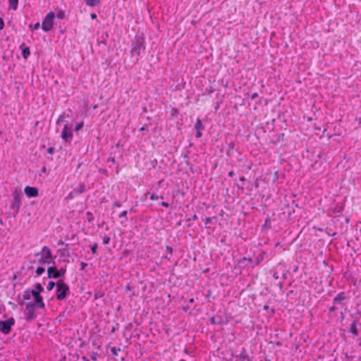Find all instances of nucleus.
<instances>
[{"label": "nucleus", "mask_w": 361, "mask_h": 361, "mask_svg": "<svg viewBox=\"0 0 361 361\" xmlns=\"http://www.w3.org/2000/svg\"><path fill=\"white\" fill-rule=\"evenodd\" d=\"M130 55L132 57L136 56L135 63L139 61V56L142 50H145V39L142 37L135 36L134 41L132 42Z\"/></svg>", "instance_id": "nucleus-1"}, {"label": "nucleus", "mask_w": 361, "mask_h": 361, "mask_svg": "<svg viewBox=\"0 0 361 361\" xmlns=\"http://www.w3.org/2000/svg\"><path fill=\"white\" fill-rule=\"evenodd\" d=\"M68 291V286L63 280H59L56 283V299L58 300H63Z\"/></svg>", "instance_id": "nucleus-2"}, {"label": "nucleus", "mask_w": 361, "mask_h": 361, "mask_svg": "<svg viewBox=\"0 0 361 361\" xmlns=\"http://www.w3.org/2000/svg\"><path fill=\"white\" fill-rule=\"evenodd\" d=\"M41 255L42 257L39 259L38 262L41 264H44L45 263H52L54 265H55V262L52 261L51 259V253L50 249L44 246L42 251L37 254V255Z\"/></svg>", "instance_id": "nucleus-3"}, {"label": "nucleus", "mask_w": 361, "mask_h": 361, "mask_svg": "<svg viewBox=\"0 0 361 361\" xmlns=\"http://www.w3.org/2000/svg\"><path fill=\"white\" fill-rule=\"evenodd\" d=\"M35 307L33 305L30 303L27 304L24 310L25 319L27 322H32L37 318V314L35 312Z\"/></svg>", "instance_id": "nucleus-4"}, {"label": "nucleus", "mask_w": 361, "mask_h": 361, "mask_svg": "<svg viewBox=\"0 0 361 361\" xmlns=\"http://www.w3.org/2000/svg\"><path fill=\"white\" fill-rule=\"evenodd\" d=\"M54 12H49L44 19L42 23V29L45 32H49L53 27V20L55 18Z\"/></svg>", "instance_id": "nucleus-5"}, {"label": "nucleus", "mask_w": 361, "mask_h": 361, "mask_svg": "<svg viewBox=\"0 0 361 361\" xmlns=\"http://www.w3.org/2000/svg\"><path fill=\"white\" fill-rule=\"evenodd\" d=\"M66 269L65 268H61L56 269L55 267H49L47 269V275L49 279H58L63 277L66 274Z\"/></svg>", "instance_id": "nucleus-6"}, {"label": "nucleus", "mask_w": 361, "mask_h": 361, "mask_svg": "<svg viewBox=\"0 0 361 361\" xmlns=\"http://www.w3.org/2000/svg\"><path fill=\"white\" fill-rule=\"evenodd\" d=\"M15 324L13 317H10L6 321H0V331L4 334H8L11 331V326Z\"/></svg>", "instance_id": "nucleus-7"}, {"label": "nucleus", "mask_w": 361, "mask_h": 361, "mask_svg": "<svg viewBox=\"0 0 361 361\" xmlns=\"http://www.w3.org/2000/svg\"><path fill=\"white\" fill-rule=\"evenodd\" d=\"M13 200L11 207L15 210L16 213H18L20 206L21 204V202H20L21 194L19 191L16 190L13 192Z\"/></svg>", "instance_id": "nucleus-8"}, {"label": "nucleus", "mask_w": 361, "mask_h": 361, "mask_svg": "<svg viewBox=\"0 0 361 361\" xmlns=\"http://www.w3.org/2000/svg\"><path fill=\"white\" fill-rule=\"evenodd\" d=\"M61 137L65 142H69L73 138V133L71 128H69L67 124L63 126V130L61 132Z\"/></svg>", "instance_id": "nucleus-9"}, {"label": "nucleus", "mask_w": 361, "mask_h": 361, "mask_svg": "<svg viewBox=\"0 0 361 361\" xmlns=\"http://www.w3.org/2000/svg\"><path fill=\"white\" fill-rule=\"evenodd\" d=\"M24 192L29 197H35L38 195V189L35 187L26 186Z\"/></svg>", "instance_id": "nucleus-10"}, {"label": "nucleus", "mask_w": 361, "mask_h": 361, "mask_svg": "<svg viewBox=\"0 0 361 361\" xmlns=\"http://www.w3.org/2000/svg\"><path fill=\"white\" fill-rule=\"evenodd\" d=\"M195 128L197 130L196 132V137L200 138L202 137V134L201 133V130L204 128V126L202 123V121L200 118H197L196 121V123L195 125Z\"/></svg>", "instance_id": "nucleus-11"}, {"label": "nucleus", "mask_w": 361, "mask_h": 361, "mask_svg": "<svg viewBox=\"0 0 361 361\" xmlns=\"http://www.w3.org/2000/svg\"><path fill=\"white\" fill-rule=\"evenodd\" d=\"M347 299L345 292L339 293L333 300L334 303L342 305L343 301Z\"/></svg>", "instance_id": "nucleus-12"}, {"label": "nucleus", "mask_w": 361, "mask_h": 361, "mask_svg": "<svg viewBox=\"0 0 361 361\" xmlns=\"http://www.w3.org/2000/svg\"><path fill=\"white\" fill-rule=\"evenodd\" d=\"M30 304L33 305V306H35V307L39 308H44L45 307L43 298L41 296V295L35 298V301L33 302H30Z\"/></svg>", "instance_id": "nucleus-13"}, {"label": "nucleus", "mask_w": 361, "mask_h": 361, "mask_svg": "<svg viewBox=\"0 0 361 361\" xmlns=\"http://www.w3.org/2000/svg\"><path fill=\"white\" fill-rule=\"evenodd\" d=\"M20 49L22 50V56L25 59H27L30 55V48L26 47L24 43H23L20 46Z\"/></svg>", "instance_id": "nucleus-14"}, {"label": "nucleus", "mask_w": 361, "mask_h": 361, "mask_svg": "<svg viewBox=\"0 0 361 361\" xmlns=\"http://www.w3.org/2000/svg\"><path fill=\"white\" fill-rule=\"evenodd\" d=\"M349 331L353 334L354 336L358 335V330L356 325V322L354 321L350 326Z\"/></svg>", "instance_id": "nucleus-15"}, {"label": "nucleus", "mask_w": 361, "mask_h": 361, "mask_svg": "<svg viewBox=\"0 0 361 361\" xmlns=\"http://www.w3.org/2000/svg\"><path fill=\"white\" fill-rule=\"evenodd\" d=\"M239 358L240 361H250L249 357L246 354V350L245 348H243L242 351L240 353Z\"/></svg>", "instance_id": "nucleus-16"}, {"label": "nucleus", "mask_w": 361, "mask_h": 361, "mask_svg": "<svg viewBox=\"0 0 361 361\" xmlns=\"http://www.w3.org/2000/svg\"><path fill=\"white\" fill-rule=\"evenodd\" d=\"M86 5L89 6H95L101 3V0H84Z\"/></svg>", "instance_id": "nucleus-17"}, {"label": "nucleus", "mask_w": 361, "mask_h": 361, "mask_svg": "<svg viewBox=\"0 0 361 361\" xmlns=\"http://www.w3.org/2000/svg\"><path fill=\"white\" fill-rule=\"evenodd\" d=\"M9 8L13 10H16L18 7V0H8Z\"/></svg>", "instance_id": "nucleus-18"}, {"label": "nucleus", "mask_w": 361, "mask_h": 361, "mask_svg": "<svg viewBox=\"0 0 361 361\" xmlns=\"http://www.w3.org/2000/svg\"><path fill=\"white\" fill-rule=\"evenodd\" d=\"M295 212V209L293 207H292V208H289V207L288 206L283 212V214H287L288 218L290 217V215L292 213H294Z\"/></svg>", "instance_id": "nucleus-19"}, {"label": "nucleus", "mask_w": 361, "mask_h": 361, "mask_svg": "<svg viewBox=\"0 0 361 361\" xmlns=\"http://www.w3.org/2000/svg\"><path fill=\"white\" fill-rule=\"evenodd\" d=\"M23 298L24 300H29L31 298L30 289H26L24 290Z\"/></svg>", "instance_id": "nucleus-20"}, {"label": "nucleus", "mask_w": 361, "mask_h": 361, "mask_svg": "<svg viewBox=\"0 0 361 361\" xmlns=\"http://www.w3.org/2000/svg\"><path fill=\"white\" fill-rule=\"evenodd\" d=\"M216 217L214 216V217H205L204 219H203V220L204 221V224H205V228H210V224L212 221L213 219H215Z\"/></svg>", "instance_id": "nucleus-21"}, {"label": "nucleus", "mask_w": 361, "mask_h": 361, "mask_svg": "<svg viewBox=\"0 0 361 361\" xmlns=\"http://www.w3.org/2000/svg\"><path fill=\"white\" fill-rule=\"evenodd\" d=\"M34 290L35 291H38V293H41L44 290V288L42 286V285L39 283H36L35 285H34Z\"/></svg>", "instance_id": "nucleus-22"}, {"label": "nucleus", "mask_w": 361, "mask_h": 361, "mask_svg": "<svg viewBox=\"0 0 361 361\" xmlns=\"http://www.w3.org/2000/svg\"><path fill=\"white\" fill-rule=\"evenodd\" d=\"M104 296V293L101 290H96L94 294V300H98Z\"/></svg>", "instance_id": "nucleus-23"}, {"label": "nucleus", "mask_w": 361, "mask_h": 361, "mask_svg": "<svg viewBox=\"0 0 361 361\" xmlns=\"http://www.w3.org/2000/svg\"><path fill=\"white\" fill-rule=\"evenodd\" d=\"M86 218H87V220L89 221V222H92L94 221V216L92 214V212H87V214H86Z\"/></svg>", "instance_id": "nucleus-24"}, {"label": "nucleus", "mask_w": 361, "mask_h": 361, "mask_svg": "<svg viewBox=\"0 0 361 361\" xmlns=\"http://www.w3.org/2000/svg\"><path fill=\"white\" fill-rule=\"evenodd\" d=\"M56 285V283L54 281H49L47 286V289L50 291L51 290L54 286Z\"/></svg>", "instance_id": "nucleus-25"}, {"label": "nucleus", "mask_w": 361, "mask_h": 361, "mask_svg": "<svg viewBox=\"0 0 361 361\" xmlns=\"http://www.w3.org/2000/svg\"><path fill=\"white\" fill-rule=\"evenodd\" d=\"M110 240H111L110 237H109V235H105L103 237V238H102V241H103V243H104V245H107V244H109V242H110Z\"/></svg>", "instance_id": "nucleus-26"}, {"label": "nucleus", "mask_w": 361, "mask_h": 361, "mask_svg": "<svg viewBox=\"0 0 361 361\" xmlns=\"http://www.w3.org/2000/svg\"><path fill=\"white\" fill-rule=\"evenodd\" d=\"M44 272V268H43V267H39L36 269V274L38 276L42 275Z\"/></svg>", "instance_id": "nucleus-27"}, {"label": "nucleus", "mask_w": 361, "mask_h": 361, "mask_svg": "<svg viewBox=\"0 0 361 361\" xmlns=\"http://www.w3.org/2000/svg\"><path fill=\"white\" fill-rule=\"evenodd\" d=\"M85 187L84 184L83 183L80 184L78 187V192L79 193H82L85 192Z\"/></svg>", "instance_id": "nucleus-28"}, {"label": "nucleus", "mask_w": 361, "mask_h": 361, "mask_svg": "<svg viewBox=\"0 0 361 361\" xmlns=\"http://www.w3.org/2000/svg\"><path fill=\"white\" fill-rule=\"evenodd\" d=\"M83 127V123L82 122H80V123H78L76 124L75 127V131H78L80 130H81Z\"/></svg>", "instance_id": "nucleus-29"}, {"label": "nucleus", "mask_w": 361, "mask_h": 361, "mask_svg": "<svg viewBox=\"0 0 361 361\" xmlns=\"http://www.w3.org/2000/svg\"><path fill=\"white\" fill-rule=\"evenodd\" d=\"M29 27L32 30H37L39 27V23H37L35 25L30 24Z\"/></svg>", "instance_id": "nucleus-30"}, {"label": "nucleus", "mask_w": 361, "mask_h": 361, "mask_svg": "<svg viewBox=\"0 0 361 361\" xmlns=\"http://www.w3.org/2000/svg\"><path fill=\"white\" fill-rule=\"evenodd\" d=\"M30 293H31V296H33L34 298L38 297L39 295H40V293H38V291H35L34 290H30Z\"/></svg>", "instance_id": "nucleus-31"}, {"label": "nucleus", "mask_w": 361, "mask_h": 361, "mask_svg": "<svg viewBox=\"0 0 361 361\" xmlns=\"http://www.w3.org/2000/svg\"><path fill=\"white\" fill-rule=\"evenodd\" d=\"M97 248V243H94V245H92L91 246V251H92V254H95L96 253Z\"/></svg>", "instance_id": "nucleus-32"}, {"label": "nucleus", "mask_w": 361, "mask_h": 361, "mask_svg": "<svg viewBox=\"0 0 361 361\" xmlns=\"http://www.w3.org/2000/svg\"><path fill=\"white\" fill-rule=\"evenodd\" d=\"M56 17L59 19H63L64 18V13L62 11H60L57 15Z\"/></svg>", "instance_id": "nucleus-33"}, {"label": "nucleus", "mask_w": 361, "mask_h": 361, "mask_svg": "<svg viewBox=\"0 0 361 361\" xmlns=\"http://www.w3.org/2000/svg\"><path fill=\"white\" fill-rule=\"evenodd\" d=\"M234 149V143L231 142L228 146V149L227 151V154H229V152Z\"/></svg>", "instance_id": "nucleus-34"}, {"label": "nucleus", "mask_w": 361, "mask_h": 361, "mask_svg": "<svg viewBox=\"0 0 361 361\" xmlns=\"http://www.w3.org/2000/svg\"><path fill=\"white\" fill-rule=\"evenodd\" d=\"M120 350H121L120 348H116L115 347L111 348V352L115 355H118V351H120Z\"/></svg>", "instance_id": "nucleus-35"}, {"label": "nucleus", "mask_w": 361, "mask_h": 361, "mask_svg": "<svg viewBox=\"0 0 361 361\" xmlns=\"http://www.w3.org/2000/svg\"><path fill=\"white\" fill-rule=\"evenodd\" d=\"M159 198V195H157V194H154V193H152L150 196V199L152 200H158Z\"/></svg>", "instance_id": "nucleus-36"}, {"label": "nucleus", "mask_w": 361, "mask_h": 361, "mask_svg": "<svg viewBox=\"0 0 361 361\" xmlns=\"http://www.w3.org/2000/svg\"><path fill=\"white\" fill-rule=\"evenodd\" d=\"M97 356H98L97 353H92V355H91V359H92V360H94V361H95V360H97Z\"/></svg>", "instance_id": "nucleus-37"}, {"label": "nucleus", "mask_w": 361, "mask_h": 361, "mask_svg": "<svg viewBox=\"0 0 361 361\" xmlns=\"http://www.w3.org/2000/svg\"><path fill=\"white\" fill-rule=\"evenodd\" d=\"M166 251L171 255L173 253V247L170 246H166Z\"/></svg>", "instance_id": "nucleus-38"}, {"label": "nucleus", "mask_w": 361, "mask_h": 361, "mask_svg": "<svg viewBox=\"0 0 361 361\" xmlns=\"http://www.w3.org/2000/svg\"><path fill=\"white\" fill-rule=\"evenodd\" d=\"M210 322H211L212 324H214L220 323V322H218V321L216 320V317H212L210 318Z\"/></svg>", "instance_id": "nucleus-39"}, {"label": "nucleus", "mask_w": 361, "mask_h": 361, "mask_svg": "<svg viewBox=\"0 0 361 361\" xmlns=\"http://www.w3.org/2000/svg\"><path fill=\"white\" fill-rule=\"evenodd\" d=\"M126 215H127V211H126V210H125V211H123V212H122L118 215V216H119L120 218H123V217H126Z\"/></svg>", "instance_id": "nucleus-40"}, {"label": "nucleus", "mask_w": 361, "mask_h": 361, "mask_svg": "<svg viewBox=\"0 0 361 361\" xmlns=\"http://www.w3.org/2000/svg\"><path fill=\"white\" fill-rule=\"evenodd\" d=\"M206 91L208 92L209 94H211L214 92V90L212 87H210L209 88H207Z\"/></svg>", "instance_id": "nucleus-41"}, {"label": "nucleus", "mask_w": 361, "mask_h": 361, "mask_svg": "<svg viewBox=\"0 0 361 361\" xmlns=\"http://www.w3.org/2000/svg\"><path fill=\"white\" fill-rule=\"evenodd\" d=\"M80 266V270H84L85 267L87 266V264L85 262H81Z\"/></svg>", "instance_id": "nucleus-42"}, {"label": "nucleus", "mask_w": 361, "mask_h": 361, "mask_svg": "<svg viewBox=\"0 0 361 361\" xmlns=\"http://www.w3.org/2000/svg\"><path fill=\"white\" fill-rule=\"evenodd\" d=\"M140 131L148 130V125H144L140 129Z\"/></svg>", "instance_id": "nucleus-43"}, {"label": "nucleus", "mask_w": 361, "mask_h": 361, "mask_svg": "<svg viewBox=\"0 0 361 361\" xmlns=\"http://www.w3.org/2000/svg\"><path fill=\"white\" fill-rule=\"evenodd\" d=\"M4 27V23L2 18H0V30Z\"/></svg>", "instance_id": "nucleus-44"}, {"label": "nucleus", "mask_w": 361, "mask_h": 361, "mask_svg": "<svg viewBox=\"0 0 361 361\" xmlns=\"http://www.w3.org/2000/svg\"><path fill=\"white\" fill-rule=\"evenodd\" d=\"M197 219V216L194 214L191 218L188 219V221H195Z\"/></svg>", "instance_id": "nucleus-45"}, {"label": "nucleus", "mask_w": 361, "mask_h": 361, "mask_svg": "<svg viewBox=\"0 0 361 361\" xmlns=\"http://www.w3.org/2000/svg\"><path fill=\"white\" fill-rule=\"evenodd\" d=\"M160 204L163 207H169V204L166 202H161L160 203Z\"/></svg>", "instance_id": "nucleus-46"}, {"label": "nucleus", "mask_w": 361, "mask_h": 361, "mask_svg": "<svg viewBox=\"0 0 361 361\" xmlns=\"http://www.w3.org/2000/svg\"><path fill=\"white\" fill-rule=\"evenodd\" d=\"M54 152V147H49L47 149V152L49 154H53Z\"/></svg>", "instance_id": "nucleus-47"}, {"label": "nucleus", "mask_w": 361, "mask_h": 361, "mask_svg": "<svg viewBox=\"0 0 361 361\" xmlns=\"http://www.w3.org/2000/svg\"><path fill=\"white\" fill-rule=\"evenodd\" d=\"M336 309H337V307H335V306H331V307H329V312H333L336 311Z\"/></svg>", "instance_id": "nucleus-48"}, {"label": "nucleus", "mask_w": 361, "mask_h": 361, "mask_svg": "<svg viewBox=\"0 0 361 361\" xmlns=\"http://www.w3.org/2000/svg\"><path fill=\"white\" fill-rule=\"evenodd\" d=\"M107 161H108V162L115 163V158H114V157H109V158L107 159Z\"/></svg>", "instance_id": "nucleus-49"}, {"label": "nucleus", "mask_w": 361, "mask_h": 361, "mask_svg": "<svg viewBox=\"0 0 361 361\" xmlns=\"http://www.w3.org/2000/svg\"><path fill=\"white\" fill-rule=\"evenodd\" d=\"M258 97V94L257 92H255L253 93L252 95H251V99H255V98H257Z\"/></svg>", "instance_id": "nucleus-50"}, {"label": "nucleus", "mask_w": 361, "mask_h": 361, "mask_svg": "<svg viewBox=\"0 0 361 361\" xmlns=\"http://www.w3.org/2000/svg\"><path fill=\"white\" fill-rule=\"evenodd\" d=\"M64 116L63 115H61L59 118H58V121H57V123H59L63 119Z\"/></svg>", "instance_id": "nucleus-51"}, {"label": "nucleus", "mask_w": 361, "mask_h": 361, "mask_svg": "<svg viewBox=\"0 0 361 361\" xmlns=\"http://www.w3.org/2000/svg\"><path fill=\"white\" fill-rule=\"evenodd\" d=\"M273 277H274V279H276V280H278V279H279V275H278L277 272H274V273L273 274Z\"/></svg>", "instance_id": "nucleus-52"}, {"label": "nucleus", "mask_w": 361, "mask_h": 361, "mask_svg": "<svg viewBox=\"0 0 361 361\" xmlns=\"http://www.w3.org/2000/svg\"><path fill=\"white\" fill-rule=\"evenodd\" d=\"M90 17L92 19H95V18H97V15L95 13H92L90 14Z\"/></svg>", "instance_id": "nucleus-53"}, {"label": "nucleus", "mask_w": 361, "mask_h": 361, "mask_svg": "<svg viewBox=\"0 0 361 361\" xmlns=\"http://www.w3.org/2000/svg\"><path fill=\"white\" fill-rule=\"evenodd\" d=\"M263 310H269V305H264L263 306Z\"/></svg>", "instance_id": "nucleus-54"}, {"label": "nucleus", "mask_w": 361, "mask_h": 361, "mask_svg": "<svg viewBox=\"0 0 361 361\" xmlns=\"http://www.w3.org/2000/svg\"><path fill=\"white\" fill-rule=\"evenodd\" d=\"M25 300H24V299L23 298V300L19 302V305L21 306L25 304Z\"/></svg>", "instance_id": "nucleus-55"}, {"label": "nucleus", "mask_w": 361, "mask_h": 361, "mask_svg": "<svg viewBox=\"0 0 361 361\" xmlns=\"http://www.w3.org/2000/svg\"><path fill=\"white\" fill-rule=\"evenodd\" d=\"M234 173L233 171H231L229 173H228V176L230 177H232L233 176Z\"/></svg>", "instance_id": "nucleus-56"}, {"label": "nucleus", "mask_w": 361, "mask_h": 361, "mask_svg": "<svg viewBox=\"0 0 361 361\" xmlns=\"http://www.w3.org/2000/svg\"><path fill=\"white\" fill-rule=\"evenodd\" d=\"M278 286H279L280 288H281L283 286V282L282 281L279 282Z\"/></svg>", "instance_id": "nucleus-57"}, {"label": "nucleus", "mask_w": 361, "mask_h": 361, "mask_svg": "<svg viewBox=\"0 0 361 361\" xmlns=\"http://www.w3.org/2000/svg\"><path fill=\"white\" fill-rule=\"evenodd\" d=\"M99 172H101L102 173H106V169H100Z\"/></svg>", "instance_id": "nucleus-58"}, {"label": "nucleus", "mask_w": 361, "mask_h": 361, "mask_svg": "<svg viewBox=\"0 0 361 361\" xmlns=\"http://www.w3.org/2000/svg\"><path fill=\"white\" fill-rule=\"evenodd\" d=\"M82 360H83L84 361H90V360H88L85 356H83V357H82Z\"/></svg>", "instance_id": "nucleus-59"}, {"label": "nucleus", "mask_w": 361, "mask_h": 361, "mask_svg": "<svg viewBox=\"0 0 361 361\" xmlns=\"http://www.w3.org/2000/svg\"><path fill=\"white\" fill-rule=\"evenodd\" d=\"M282 277L283 279H286V273H283V275H282Z\"/></svg>", "instance_id": "nucleus-60"}, {"label": "nucleus", "mask_w": 361, "mask_h": 361, "mask_svg": "<svg viewBox=\"0 0 361 361\" xmlns=\"http://www.w3.org/2000/svg\"><path fill=\"white\" fill-rule=\"evenodd\" d=\"M114 206L120 207V204H117L116 202H114Z\"/></svg>", "instance_id": "nucleus-61"}, {"label": "nucleus", "mask_w": 361, "mask_h": 361, "mask_svg": "<svg viewBox=\"0 0 361 361\" xmlns=\"http://www.w3.org/2000/svg\"><path fill=\"white\" fill-rule=\"evenodd\" d=\"M189 302H194V299L193 298L190 299Z\"/></svg>", "instance_id": "nucleus-62"}, {"label": "nucleus", "mask_w": 361, "mask_h": 361, "mask_svg": "<svg viewBox=\"0 0 361 361\" xmlns=\"http://www.w3.org/2000/svg\"><path fill=\"white\" fill-rule=\"evenodd\" d=\"M42 171H43V172H45V171H46V168H45V167H43V168H42Z\"/></svg>", "instance_id": "nucleus-63"}, {"label": "nucleus", "mask_w": 361, "mask_h": 361, "mask_svg": "<svg viewBox=\"0 0 361 361\" xmlns=\"http://www.w3.org/2000/svg\"><path fill=\"white\" fill-rule=\"evenodd\" d=\"M165 258H166V259H169V260H170V259H171V258H170V257H169L168 256H165Z\"/></svg>", "instance_id": "nucleus-64"}]
</instances>
